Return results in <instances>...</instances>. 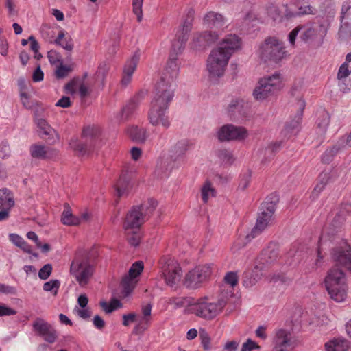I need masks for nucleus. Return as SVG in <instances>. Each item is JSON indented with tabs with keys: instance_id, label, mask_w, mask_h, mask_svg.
<instances>
[{
	"instance_id": "1",
	"label": "nucleus",
	"mask_w": 351,
	"mask_h": 351,
	"mask_svg": "<svg viewBox=\"0 0 351 351\" xmlns=\"http://www.w3.org/2000/svg\"><path fill=\"white\" fill-rule=\"evenodd\" d=\"M191 23H184L182 28L178 29L176 34V38L172 42L171 51L169 54L166 66L162 74L160 81L156 86L165 85L171 88L173 93L175 90V80L179 71L178 56L182 52L185 44L189 38V34L191 29Z\"/></svg>"
},
{
	"instance_id": "2",
	"label": "nucleus",
	"mask_w": 351,
	"mask_h": 351,
	"mask_svg": "<svg viewBox=\"0 0 351 351\" xmlns=\"http://www.w3.org/2000/svg\"><path fill=\"white\" fill-rule=\"evenodd\" d=\"M174 93L171 88L160 85L156 86L154 95L152 99L147 114L149 123L153 126H161L165 130L171 126V120L168 114L170 103L173 100Z\"/></svg>"
},
{
	"instance_id": "3",
	"label": "nucleus",
	"mask_w": 351,
	"mask_h": 351,
	"mask_svg": "<svg viewBox=\"0 0 351 351\" xmlns=\"http://www.w3.org/2000/svg\"><path fill=\"white\" fill-rule=\"evenodd\" d=\"M96 271L95 261L84 250H77L70 264V275L80 287H86L91 281Z\"/></svg>"
},
{
	"instance_id": "4",
	"label": "nucleus",
	"mask_w": 351,
	"mask_h": 351,
	"mask_svg": "<svg viewBox=\"0 0 351 351\" xmlns=\"http://www.w3.org/2000/svg\"><path fill=\"white\" fill-rule=\"evenodd\" d=\"M271 202L267 199L262 204L261 213L258 216L255 226L252 230L250 234L245 236L244 238L247 240L246 242L243 241V239L239 237L233 244L232 250L236 252L239 249L243 247L247 242L250 241L252 239L256 237L263 231H264L267 226L272 223L274 220V213L276 210V203L278 202L276 196L274 195L270 197Z\"/></svg>"
},
{
	"instance_id": "5",
	"label": "nucleus",
	"mask_w": 351,
	"mask_h": 351,
	"mask_svg": "<svg viewBox=\"0 0 351 351\" xmlns=\"http://www.w3.org/2000/svg\"><path fill=\"white\" fill-rule=\"evenodd\" d=\"M324 287L330 298L337 302H343L348 295V282L345 273L340 269H330L324 280Z\"/></svg>"
},
{
	"instance_id": "6",
	"label": "nucleus",
	"mask_w": 351,
	"mask_h": 351,
	"mask_svg": "<svg viewBox=\"0 0 351 351\" xmlns=\"http://www.w3.org/2000/svg\"><path fill=\"white\" fill-rule=\"evenodd\" d=\"M227 304V299L221 296L217 299L210 296L198 298L192 305L191 311L196 316L211 320L219 315Z\"/></svg>"
},
{
	"instance_id": "7",
	"label": "nucleus",
	"mask_w": 351,
	"mask_h": 351,
	"mask_svg": "<svg viewBox=\"0 0 351 351\" xmlns=\"http://www.w3.org/2000/svg\"><path fill=\"white\" fill-rule=\"evenodd\" d=\"M157 202L149 199L139 206H134L128 212L123 223L125 232L139 230L141 226L149 217L157 206Z\"/></svg>"
},
{
	"instance_id": "8",
	"label": "nucleus",
	"mask_w": 351,
	"mask_h": 351,
	"mask_svg": "<svg viewBox=\"0 0 351 351\" xmlns=\"http://www.w3.org/2000/svg\"><path fill=\"white\" fill-rule=\"evenodd\" d=\"M282 87V76L276 72L259 80L253 90V96L257 101H263L274 96Z\"/></svg>"
},
{
	"instance_id": "9",
	"label": "nucleus",
	"mask_w": 351,
	"mask_h": 351,
	"mask_svg": "<svg viewBox=\"0 0 351 351\" xmlns=\"http://www.w3.org/2000/svg\"><path fill=\"white\" fill-rule=\"evenodd\" d=\"M259 54L264 60L277 63L285 58L286 51L282 42L275 37H269L260 46Z\"/></svg>"
},
{
	"instance_id": "10",
	"label": "nucleus",
	"mask_w": 351,
	"mask_h": 351,
	"mask_svg": "<svg viewBox=\"0 0 351 351\" xmlns=\"http://www.w3.org/2000/svg\"><path fill=\"white\" fill-rule=\"evenodd\" d=\"M159 264L162 277L167 285L172 287L180 282L182 271L177 261L167 256L161 258Z\"/></svg>"
},
{
	"instance_id": "11",
	"label": "nucleus",
	"mask_w": 351,
	"mask_h": 351,
	"mask_svg": "<svg viewBox=\"0 0 351 351\" xmlns=\"http://www.w3.org/2000/svg\"><path fill=\"white\" fill-rule=\"evenodd\" d=\"M213 267V264H205L195 267L186 274L184 285L191 289L200 287L210 278Z\"/></svg>"
},
{
	"instance_id": "12",
	"label": "nucleus",
	"mask_w": 351,
	"mask_h": 351,
	"mask_svg": "<svg viewBox=\"0 0 351 351\" xmlns=\"http://www.w3.org/2000/svg\"><path fill=\"white\" fill-rule=\"evenodd\" d=\"M100 134V130L98 128L94 126H87L84 128L83 137L86 138V141H90L89 145L86 143H82L77 139H72L69 143L70 147L77 152L81 156L89 154L93 144L95 143L97 138Z\"/></svg>"
},
{
	"instance_id": "13",
	"label": "nucleus",
	"mask_w": 351,
	"mask_h": 351,
	"mask_svg": "<svg viewBox=\"0 0 351 351\" xmlns=\"http://www.w3.org/2000/svg\"><path fill=\"white\" fill-rule=\"evenodd\" d=\"M220 142L242 141L248 136V131L243 126L225 124L220 127L216 133Z\"/></svg>"
},
{
	"instance_id": "14",
	"label": "nucleus",
	"mask_w": 351,
	"mask_h": 351,
	"mask_svg": "<svg viewBox=\"0 0 351 351\" xmlns=\"http://www.w3.org/2000/svg\"><path fill=\"white\" fill-rule=\"evenodd\" d=\"M45 111V109L43 107L36 108L34 113V122L38 128L39 135L42 137H47L48 140L54 143L58 140V135L47 121Z\"/></svg>"
},
{
	"instance_id": "15",
	"label": "nucleus",
	"mask_w": 351,
	"mask_h": 351,
	"mask_svg": "<svg viewBox=\"0 0 351 351\" xmlns=\"http://www.w3.org/2000/svg\"><path fill=\"white\" fill-rule=\"evenodd\" d=\"M143 270V263L142 261H137L132 264L128 271V274L125 275L121 282V294L123 297H128L133 291L138 281V276L141 275Z\"/></svg>"
},
{
	"instance_id": "16",
	"label": "nucleus",
	"mask_w": 351,
	"mask_h": 351,
	"mask_svg": "<svg viewBox=\"0 0 351 351\" xmlns=\"http://www.w3.org/2000/svg\"><path fill=\"white\" fill-rule=\"evenodd\" d=\"M34 332L44 341L53 343L58 339L57 331L47 322L42 318H36L32 324Z\"/></svg>"
},
{
	"instance_id": "17",
	"label": "nucleus",
	"mask_w": 351,
	"mask_h": 351,
	"mask_svg": "<svg viewBox=\"0 0 351 351\" xmlns=\"http://www.w3.org/2000/svg\"><path fill=\"white\" fill-rule=\"evenodd\" d=\"M274 344L278 350L287 351L296 346V341L290 332L285 329H278L275 332Z\"/></svg>"
},
{
	"instance_id": "18",
	"label": "nucleus",
	"mask_w": 351,
	"mask_h": 351,
	"mask_svg": "<svg viewBox=\"0 0 351 351\" xmlns=\"http://www.w3.org/2000/svg\"><path fill=\"white\" fill-rule=\"evenodd\" d=\"M332 258L335 263L351 272V250L346 242H342L341 246L333 250Z\"/></svg>"
},
{
	"instance_id": "19",
	"label": "nucleus",
	"mask_w": 351,
	"mask_h": 351,
	"mask_svg": "<svg viewBox=\"0 0 351 351\" xmlns=\"http://www.w3.org/2000/svg\"><path fill=\"white\" fill-rule=\"evenodd\" d=\"M297 105L299 112L293 120L286 124L282 131L284 135L288 138H290L292 136H295L300 130V123L302 120V113L306 104L304 99H300L298 101Z\"/></svg>"
},
{
	"instance_id": "20",
	"label": "nucleus",
	"mask_w": 351,
	"mask_h": 351,
	"mask_svg": "<svg viewBox=\"0 0 351 351\" xmlns=\"http://www.w3.org/2000/svg\"><path fill=\"white\" fill-rule=\"evenodd\" d=\"M152 304L149 302H143L141 308V316L137 317L138 324L135 327L136 331H145L150 326L152 322Z\"/></svg>"
},
{
	"instance_id": "21",
	"label": "nucleus",
	"mask_w": 351,
	"mask_h": 351,
	"mask_svg": "<svg viewBox=\"0 0 351 351\" xmlns=\"http://www.w3.org/2000/svg\"><path fill=\"white\" fill-rule=\"evenodd\" d=\"M277 258V253L274 250H264L257 258L254 271L258 270H265L275 263Z\"/></svg>"
},
{
	"instance_id": "22",
	"label": "nucleus",
	"mask_w": 351,
	"mask_h": 351,
	"mask_svg": "<svg viewBox=\"0 0 351 351\" xmlns=\"http://www.w3.org/2000/svg\"><path fill=\"white\" fill-rule=\"evenodd\" d=\"M138 61L139 55L136 53L125 62L121 79V84L123 86H126L131 82L133 73L136 69Z\"/></svg>"
},
{
	"instance_id": "23",
	"label": "nucleus",
	"mask_w": 351,
	"mask_h": 351,
	"mask_svg": "<svg viewBox=\"0 0 351 351\" xmlns=\"http://www.w3.org/2000/svg\"><path fill=\"white\" fill-rule=\"evenodd\" d=\"M145 95V93L144 91L138 92L123 108L121 112L123 121L128 119L133 114L142 100L144 99Z\"/></svg>"
},
{
	"instance_id": "24",
	"label": "nucleus",
	"mask_w": 351,
	"mask_h": 351,
	"mask_svg": "<svg viewBox=\"0 0 351 351\" xmlns=\"http://www.w3.org/2000/svg\"><path fill=\"white\" fill-rule=\"evenodd\" d=\"M245 103L243 99H232L226 108V113L230 119H237L245 114Z\"/></svg>"
},
{
	"instance_id": "25",
	"label": "nucleus",
	"mask_w": 351,
	"mask_h": 351,
	"mask_svg": "<svg viewBox=\"0 0 351 351\" xmlns=\"http://www.w3.org/2000/svg\"><path fill=\"white\" fill-rule=\"evenodd\" d=\"M241 40L238 36L230 34L222 40L218 47H222V50L224 52L230 53V56L231 57L235 51L241 47Z\"/></svg>"
},
{
	"instance_id": "26",
	"label": "nucleus",
	"mask_w": 351,
	"mask_h": 351,
	"mask_svg": "<svg viewBox=\"0 0 351 351\" xmlns=\"http://www.w3.org/2000/svg\"><path fill=\"white\" fill-rule=\"evenodd\" d=\"M31 156L39 159L51 158L57 154L56 149L43 145H33L30 147Z\"/></svg>"
},
{
	"instance_id": "27",
	"label": "nucleus",
	"mask_w": 351,
	"mask_h": 351,
	"mask_svg": "<svg viewBox=\"0 0 351 351\" xmlns=\"http://www.w3.org/2000/svg\"><path fill=\"white\" fill-rule=\"evenodd\" d=\"M219 38V35L215 31H205L197 34V38L194 39L195 44L197 40V47H205L214 43Z\"/></svg>"
},
{
	"instance_id": "28",
	"label": "nucleus",
	"mask_w": 351,
	"mask_h": 351,
	"mask_svg": "<svg viewBox=\"0 0 351 351\" xmlns=\"http://www.w3.org/2000/svg\"><path fill=\"white\" fill-rule=\"evenodd\" d=\"M206 67L209 76L213 79H217L223 76L226 70V67L217 62L213 58H210L209 57L207 60Z\"/></svg>"
},
{
	"instance_id": "29",
	"label": "nucleus",
	"mask_w": 351,
	"mask_h": 351,
	"mask_svg": "<svg viewBox=\"0 0 351 351\" xmlns=\"http://www.w3.org/2000/svg\"><path fill=\"white\" fill-rule=\"evenodd\" d=\"M349 347L348 341L343 338H335L325 343L326 351H347Z\"/></svg>"
},
{
	"instance_id": "30",
	"label": "nucleus",
	"mask_w": 351,
	"mask_h": 351,
	"mask_svg": "<svg viewBox=\"0 0 351 351\" xmlns=\"http://www.w3.org/2000/svg\"><path fill=\"white\" fill-rule=\"evenodd\" d=\"M322 35L318 31L312 27H305L301 34L300 38L305 43L312 44L317 40H319Z\"/></svg>"
},
{
	"instance_id": "31",
	"label": "nucleus",
	"mask_w": 351,
	"mask_h": 351,
	"mask_svg": "<svg viewBox=\"0 0 351 351\" xmlns=\"http://www.w3.org/2000/svg\"><path fill=\"white\" fill-rule=\"evenodd\" d=\"M61 221L63 224L66 226H77L81 223V219L79 217L73 215L71 209L67 204L64 205Z\"/></svg>"
},
{
	"instance_id": "32",
	"label": "nucleus",
	"mask_w": 351,
	"mask_h": 351,
	"mask_svg": "<svg viewBox=\"0 0 351 351\" xmlns=\"http://www.w3.org/2000/svg\"><path fill=\"white\" fill-rule=\"evenodd\" d=\"M208 57L210 58H213L217 62L220 63L221 65L226 68L230 58V53L224 52L222 50V47H219L218 46L210 51Z\"/></svg>"
},
{
	"instance_id": "33",
	"label": "nucleus",
	"mask_w": 351,
	"mask_h": 351,
	"mask_svg": "<svg viewBox=\"0 0 351 351\" xmlns=\"http://www.w3.org/2000/svg\"><path fill=\"white\" fill-rule=\"evenodd\" d=\"M189 142L186 140L178 141L170 150V156L174 160L182 157L189 149Z\"/></svg>"
},
{
	"instance_id": "34",
	"label": "nucleus",
	"mask_w": 351,
	"mask_h": 351,
	"mask_svg": "<svg viewBox=\"0 0 351 351\" xmlns=\"http://www.w3.org/2000/svg\"><path fill=\"white\" fill-rule=\"evenodd\" d=\"M13 193L9 189L4 188L0 189V208L11 209L14 206Z\"/></svg>"
},
{
	"instance_id": "35",
	"label": "nucleus",
	"mask_w": 351,
	"mask_h": 351,
	"mask_svg": "<svg viewBox=\"0 0 351 351\" xmlns=\"http://www.w3.org/2000/svg\"><path fill=\"white\" fill-rule=\"evenodd\" d=\"M280 19V15L278 10L275 6H271L267 10V17L263 19L261 16L257 17L254 12L248 13L246 16L245 20L249 21H253L254 20H267V21H277Z\"/></svg>"
},
{
	"instance_id": "36",
	"label": "nucleus",
	"mask_w": 351,
	"mask_h": 351,
	"mask_svg": "<svg viewBox=\"0 0 351 351\" xmlns=\"http://www.w3.org/2000/svg\"><path fill=\"white\" fill-rule=\"evenodd\" d=\"M130 136L135 141L144 143L147 138V132L145 128L132 126L128 129Z\"/></svg>"
},
{
	"instance_id": "37",
	"label": "nucleus",
	"mask_w": 351,
	"mask_h": 351,
	"mask_svg": "<svg viewBox=\"0 0 351 351\" xmlns=\"http://www.w3.org/2000/svg\"><path fill=\"white\" fill-rule=\"evenodd\" d=\"M130 189L129 179L125 175H122L115 185V190L118 197L127 194Z\"/></svg>"
},
{
	"instance_id": "38",
	"label": "nucleus",
	"mask_w": 351,
	"mask_h": 351,
	"mask_svg": "<svg viewBox=\"0 0 351 351\" xmlns=\"http://www.w3.org/2000/svg\"><path fill=\"white\" fill-rule=\"evenodd\" d=\"M55 43L61 46L63 49L68 51H72L73 48V45L71 42V39L65 38V32L63 30H61L57 38L55 40Z\"/></svg>"
},
{
	"instance_id": "39",
	"label": "nucleus",
	"mask_w": 351,
	"mask_h": 351,
	"mask_svg": "<svg viewBox=\"0 0 351 351\" xmlns=\"http://www.w3.org/2000/svg\"><path fill=\"white\" fill-rule=\"evenodd\" d=\"M285 11V16L287 19H291L292 17H294L297 15L314 14L313 8L309 5L300 6L298 12H291L288 10L287 8L286 7Z\"/></svg>"
},
{
	"instance_id": "40",
	"label": "nucleus",
	"mask_w": 351,
	"mask_h": 351,
	"mask_svg": "<svg viewBox=\"0 0 351 351\" xmlns=\"http://www.w3.org/2000/svg\"><path fill=\"white\" fill-rule=\"evenodd\" d=\"M217 156L219 160L225 164H232L234 160L232 152L226 149L217 150Z\"/></svg>"
},
{
	"instance_id": "41",
	"label": "nucleus",
	"mask_w": 351,
	"mask_h": 351,
	"mask_svg": "<svg viewBox=\"0 0 351 351\" xmlns=\"http://www.w3.org/2000/svg\"><path fill=\"white\" fill-rule=\"evenodd\" d=\"M319 178V182L317 184L312 193L313 196L315 197H317L319 195V193L324 190L328 180V176L326 173H321Z\"/></svg>"
},
{
	"instance_id": "42",
	"label": "nucleus",
	"mask_w": 351,
	"mask_h": 351,
	"mask_svg": "<svg viewBox=\"0 0 351 351\" xmlns=\"http://www.w3.org/2000/svg\"><path fill=\"white\" fill-rule=\"evenodd\" d=\"M60 287V281L59 280H51L44 283L43 288L46 292H51L53 295H56Z\"/></svg>"
},
{
	"instance_id": "43",
	"label": "nucleus",
	"mask_w": 351,
	"mask_h": 351,
	"mask_svg": "<svg viewBox=\"0 0 351 351\" xmlns=\"http://www.w3.org/2000/svg\"><path fill=\"white\" fill-rule=\"evenodd\" d=\"M129 243L134 247L138 245L141 241V233L139 230H131L130 232H125Z\"/></svg>"
},
{
	"instance_id": "44",
	"label": "nucleus",
	"mask_w": 351,
	"mask_h": 351,
	"mask_svg": "<svg viewBox=\"0 0 351 351\" xmlns=\"http://www.w3.org/2000/svg\"><path fill=\"white\" fill-rule=\"evenodd\" d=\"M100 305L106 313H110L121 306V303L118 300H113L110 303L101 302Z\"/></svg>"
},
{
	"instance_id": "45",
	"label": "nucleus",
	"mask_w": 351,
	"mask_h": 351,
	"mask_svg": "<svg viewBox=\"0 0 351 351\" xmlns=\"http://www.w3.org/2000/svg\"><path fill=\"white\" fill-rule=\"evenodd\" d=\"M326 241H327L326 237L324 234H322V236L319 238V245H318V249H317V258L315 261V263H313V268H315V267H318L321 266L322 261L323 258V256L321 255L323 245L326 242Z\"/></svg>"
},
{
	"instance_id": "46",
	"label": "nucleus",
	"mask_w": 351,
	"mask_h": 351,
	"mask_svg": "<svg viewBox=\"0 0 351 351\" xmlns=\"http://www.w3.org/2000/svg\"><path fill=\"white\" fill-rule=\"evenodd\" d=\"M202 198L204 203H206L210 197L215 196V190L209 182L205 183L202 188Z\"/></svg>"
},
{
	"instance_id": "47",
	"label": "nucleus",
	"mask_w": 351,
	"mask_h": 351,
	"mask_svg": "<svg viewBox=\"0 0 351 351\" xmlns=\"http://www.w3.org/2000/svg\"><path fill=\"white\" fill-rule=\"evenodd\" d=\"M255 267L252 271V273L250 276L249 281L247 280H244V285L246 286H252L254 285L256 282H257L264 275L263 271L264 270H258L257 271H254Z\"/></svg>"
},
{
	"instance_id": "48",
	"label": "nucleus",
	"mask_w": 351,
	"mask_h": 351,
	"mask_svg": "<svg viewBox=\"0 0 351 351\" xmlns=\"http://www.w3.org/2000/svg\"><path fill=\"white\" fill-rule=\"evenodd\" d=\"M339 148L334 146L327 149L322 156V161L324 163H329L332 160L333 157L337 154Z\"/></svg>"
},
{
	"instance_id": "49",
	"label": "nucleus",
	"mask_w": 351,
	"mask_h": 351,
	"mask_svg": "<svg viewBox=\"0 0 351 351\" xmlns=\"http://www.w3.org/2000/svg\"><path fill=\"white\" fill-rule=\"evenodd\" d=\"M72 71V67L69 65H64L61 63L57 66L56 70V76L57 78H64Z\"/></svg>"
},
{
	"instance_id": "50",
	"label": "nucleus",
	"mask_w": 351,
	"mask_h": 351,
	"mask_svg": "<svg viewBox=\"0 0 351 351\" xmlns=\"http://www.w3.org/2000/svg\"><path fill=\"white\" fill-rule=\"evenodd\" d=\"M143 0H132L133 12L136 16V20L139 22L142 20V5Z\"/></svg>"
},
{
	"instance_id": "51",
	"label": "nucleus",
	"mask_w": 351,
	"mask_h": 351,
	"mask_svg": "<svg viewBox=\"0 0 351 351\" xmlns=\"http://www.w3.org/2000/svg\"><path fill=\"white\" fill-rule=\"evenodd\" d=\"M199 339L201 344L204 350H208L210 348V337L208 333L204 329L200 330Z\"/></svg>"
},
{
	"instance_id": "52",
	"label": "nucleus",
	"mask_w": 351,
	"mask_h": 351,
	"mask_svg": "<svg viewBox=\"0 0 351 351\" xmlns=\"http://www.w3.org/2000/svg\"><path fill=\"white\" fill-rule=\"evenodd\" d=\"M351 16V1L348 0L343 2L341 12V20L350 19Z\"/></svg>"
},
{
	"instance_id": "53",
	"label": "nucleus",
	"mask_w": 351,
	"mask_h": 351,
	"mask_svg": "<svg viewBox=\"0 0 351 351\" xmlns=\"http://www.w3.org/2000/svg\"><path fill=\"white\" fill-rule=\"evenodd\" d=\"M224 20L223 16L215 12H208L204 16V22H221Z\"/></svg>"
},
{
	"instance_id": "54",
	"label": "nucleus",
	"mask_w": 351,
	"mask_h": 351,
	"mask_svg": "<svg viewBox=\"0 0 351 351\" xmlns=\"http://www.w3.org/2000/svg\"><path fill=\"white\" fill-rule=\"evenodd\" d=\"M53 270L51 264H46L43 266L38 271V277L41 280H47L51 274Z\"/></svg>"
},
{
	"instance_id": "55",
	"label": "nucleus",
	"mask_w": 351,
	"mask_h": 351,
	"mask_svg": "<svg viewBox=\"0 0 351 351\" xmlns=\"http://www.w3.org/2000/svg\"><path fill=\"white\" fill-rule=\"evenodd\" d=\"M317 124V128L319 129V132L322 134L325 133L329 124V119L328 115L324 114L322 119L319 120Z\"/></svg>"
},
{
	"instance_id": "56",
	"label": "nucleus",
	"mask_w": 351,
	"mask_h": 351,
	"mask_svg": "<svg viewBox=\"0 0 351 351\" xmlns=\"http://www.w3.org/2000/svg\"><path fill=\"white\" fill-rule=\"evenodd\" d=\"M350 73L351 70H349V65L347 63H343L339 69L337 77L339 80L346 79Z\"/></svg>"
},
{
	"instance_id": "57",
	"label": "nucleus",
	"mask_w": 351,
	"mask_h": 351,
	"mask_svg": "<svg viewBox=\"0 0 351 351\" xmlns=\"http://www.w3.org/2000/svg\"><path fill=\"white\" fill-rule=\"evenodd\" d=\"M259 346L254 341L248 339L242 345L241 351H253L255 349H259Z\"/></svg>"
},
{
	"instance_id": "58",
	"label": "nucleus",
	"mask_w": 351,
	"mask_h": 351,
	"mask_svg": "<svg viewBox=\"0 0 351 351\" xmlns=\"http://www.w3.org/2000/svg\"><path fill=\"white\" fill-rule=\"evenodd\" d=\"M226 283L230 285V287H233L238 282L237 276L234 272H228L224 277Z\"/></svg>"
},
{
	"instance_id": "59",
	"label": "nucleus",
	"mask_w": 351,
	"mask_h": 351,
	"mask_svg": "<svg viewBox=\"0 0 351 351\" xmlns=\"http://www.w3.org/2000/svg\"><path fill=\"white\" fill-rule=\"evenodd\" d=\"M47 57L51 64H56L61 60L60 55L54 50H50L48 51Z\"/></svg>"
},
{
	"instance_id": "60",
	"label": "nucleus",
	"mask_w": 351,
	"mask_h": 351,
	"mask_svg": "<svg viewBox=\"0 0 351 351\" xmlns=\"http://www.w3.org/2000/svg\"><path fill=\"white\" fill-rule=\"evenodd\" d=\"M21 101L23 106L27 109H31L34 103L29 99V96L25 93H21L20 95Z\"/></svg>"
},
{
	"instance_id": "61",
	"label": "nucleus",
	"mask_w": 351,
	"mask_h": 351,
	"mask_svg": "<svg viewBox=\"0 0 351 351\" xmlns=\"http://www.w3.org/2000/svg\"><path fill=\"white\" fill-rule=\"evenodd\" d=\"M16 313V311L0 304V316L13 315Z\"/></svg>"
},
{
	"instance_id": "62",
	"label": "nucleus",
	"mask_w": 351,
	"mask_h": 351,
	"mask_svg": "<svg viewBox=\"0 0 351 351\" xmlns=\"http://www.w3.org/2000/svg\"><path fill=\"white\" fill-rule=\"evenodd\" d=\"M77 88V82L75 81H71L70 82L67 83L64 86L66 93L71 95L75 94L76 93Z\"/></svg>"
},
{
	"instance_id": "63",
	"label": "nucleus",
	"mask_w": 351,
	"mask_h": 351,
	"mask_svg": "<svg viewBox=\"0 0 351 351\" xmlns=\"http://www.w3.org/2000/svg\"><path fill=\"white\" fill-rule=\"evenodd\" d=\"M93 326L98 330H102L105 326L104 320L99 316L95 315L93 319Z\"/></svg>"
},
{
	"instance_id": "64",
	"label": "nucleus",
	"mask_w": 351,
	"mask_h": 351,
	"mask_svg": "<svg viewBox=\"0 0 351 351\" xmlns=\"http://www.w3.org/2000/svg\"><path fill=\"white\" fill-rule=\"evenodd\" d=\"M250 178H251V175L250 173H247L244 174L240 181L239 187L240 189H241L242 190L245 189L250 184Z\"/></svg>"
}]
</instances>
